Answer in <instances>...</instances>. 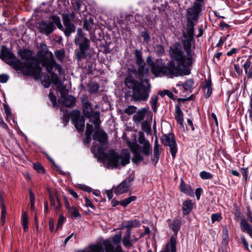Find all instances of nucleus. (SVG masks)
Wrapping results in <instances>:
<instances>
[{"label":"nucleus","instance_id":"nucleus-1","mask_svg":"<svg viewBox=\"0 0 252 252\" xmlns=\"http://www.w3.org/2000/svg\"><path fill=\"white\" fill-rule=\"evenodd\" d=\"M184 37L186 39L184 41V46L186 55H184L180 46L171 47L169 51L172 59L170 64L175 65L176 67L173 68L171 72L176 75L183 76L189 74L190 70L189 66H191L193 62L194 53L191 49L192 37Z\"/></svg>","mask_w":252,"mask_h":252},{"label":"nucleus","instance_id":"nucleus-2","mask_svg":"<svg viewBox=\"0 0 252 252\" xmlns=\"http://www.w3.org/2000/svg\"><path fill=\"white\" fill-rule=\"evenodd\" d=\"M92 151L103 159L107 160L109 165L114 167H117L120 165L125 166L129 163L130 156L128 150L126 149L123 150L120 154L113 150L105 154L101 147L94 146Z\"/></svg>","mask_w":252,"mask_h":252},{"label":"nucleus","instance_id":"nucleus-3","mask_svg":"<svg viewBox=\"0 0 252 252\" xmlns=\"http://www.w3.org/2000/svg\"><path fill=\"white\" fill-rule=\"evenodd\" d=\"M19 54L24 62H21L17 59L20 68H16V70H21L27 75H39L42 69L39 66V61L32 56L31 52L28 50H21Z\"/></svg>","mask_w":252,"mask_h":252},{"label":"nucleus","instance_id":"nucleus-4","mask_svg":"<svg viewBox=\"0 0 252 252\" xmlns=\"http://www.w3.org/2000/svg\"><path fill=\"white\" fill-rule=\"evenodd\" d=\"M39 61L42 65L45 67L47 71L51 74V82L59 87L61 84V80L57 75L52 72V70L53 68L55 67L61 75L62 74V68L61 66L54 60L53 54L51 52L48 53L42 57H40Z\"/></svg>","mask_w":252,"mask_h":252},{"label":"nucleus","instance_id":"nucleus-5","mask_svg":"<svg viewBox=\"0 0 252 252\" xmlns=\"http://www.w3.org/2000/svg\"><path fill=\"white\" fill-rule=\"evenodd\" d=\"M167 221L170 222L168 223L169 227L174 234L171 237L170 241L166 244L164 248L160 252H176V237L180 229L181 221L179 219H174L172 221L169 219Z\"/></svg>","mask_w":252,"mask_h":252},{"label":"nucleus","instance_id":"nucleus-6","mask_svg":"<svg viewBox=\"0 0 252 252\" xmlns=\"http://www.w3.org/2000/svg\"><path fill=\"white\" fill-rule=\"evenodd\" d=\"M146 61L147 63L151 66L152 71L156 76H161L165 75L172 78L174 76H179L171 73V70L172 71L173 68L176 67L175 65L170 64V61L163 67H161L159 63H154L150 57H147Z\"/></svg>","mask_w":252,"mask_h":252},{"label":"nucleus","instance_id":"nucleus-7","mask_svg":"<svg viewBox=\"0 0 252 252\" xmlns=\"http://www.w3.org/2000/svg\"><path fill=\"white\" fill-rule=\"evenodd\" d=\"M82 107L84 116L90 119V121L95 125L96 128H98L100 124L99 112L94 111L91 104L87 101L83 102Z\"/></svg>","mask_w":252,"mask_h":252},{"label":"nucleus","instance_id":"nucleus-8","mask_svg":"<svg viewBox=\"0 0 252 252\" xmlns=\"http://www.w3.org/2000/svg\"><path fill=\"white\" fill-rule=\"evenodd\" d=\"M63 26L62 25L59 17L55 18L54 20L55 24L58 28L63 31L67 36H69L71 33L74 32L75 30V25L72 23L69 19V14H66L63 17Z\"/></svg>","mask_w":252,"mask_h":252},{"label":"nucleus","instance_id":"nucleus-9","mask_svg":"<svg viewBox=\"0 0 252 252\" xmlns=\"http://www.w3.org/2000/svg\"><path fill=\"white\" fill-rule=\"evenodd\" d=\"M160 140L164 146L169 147L172 157L174 159L178 152V146L174 134L172 133L164 134L161 137Z\"/></svg>","mask_w":252,"mask_h":252},{"label":"nucleus","instance_id":"nucleus-10","mask_svg":"<svg viewBox=\"0 0 252 252\" xmlns=\"http://www.w3.org/2000/svg\"><path fill=\"white\" fill-rule=\"evenodd\" d=\"M125 84L128 88L132 90L133 97L135 100H139L142 99V85L140 83L129 76L126 79Z\"/></svg>","mask_w":252,"mask_h":252},{"label":"nucleus","instance_id":"nucleus-11","mask_svg":"<svg viewBox=\"0 0 252 252\" xmlns=\"http://www.w3.org/2000/svg\"><path fill=\"white\" fill-rule=\"evenodd\" d=\"M0 58L7 64L13 66L15 69L20 68V64L17 62V59L15 55L6 47H1Z\"/></svg>","mask_w":252,"mask_h":252},{"label":"nucleus","instance_id":"nucleus-12","mask_svg":"<svg viewBox=\"0 0 252 252\" xmlns=\"http://www.w3.org/2000/svg\"><path fill=\"white\" fill-rule=\"evenodd\" d=\"M70 115L76 129L79 131H83L85 126V120L83 116H80V111L74 110L71 112Z\"/></svg>","mask_w":252,"mask_h":252},{"label":"nucleus","instance_id":"nucleus-13","mask_svg":"<svg viewBox=\"0 0 252 252\" xmlns=\"http://www.w3.org/2000/svg\"><path fill=\"white\" fill-rule=\"evenodd\" d=\"M202 7V3L197 1L194 2L192 7L187 9V19L196 21L201 11Z\"/></svg>","mask_w":252,"mask_h":252},{"label":"nucleus","instance_id":"nucleus-14","mask_svg":"<svg viewBox=\"0 0 252 252\" xmlns=\"http://www.w3.org/2000/svg\"><path fill=\"white\" fill-rule=\"evenodd\" d=\"M128 146L133 154L132 161L135 163H137L142 158L141 156V150L137 144L130 142H127Z\"/></svg>","mask_w":252,"mask_h":252},{"label":"nucleus","instance_id":"nucleus-15","mask_svg":"<svg viewBox=\"0 0 252 252\" xmlns=\"http://www.w3.org/2000/svg\"><path fill=\"white\" fill-rule=\"evenodd\" d=\"M162 150V147L158 143V139L156 137L154 142L153 154L152 158V161L154 165H156L158 162Z\"/></svg>","mask_w":252,"mask_h":252},{"label":"nucleus","instance_id":"nucleus-16","mask_svg":"<svg viewBox=\"0 0 252 252\" xmlns=\"http://www.w3.org/2000/svg\"><path fill=\"white\" fill-rule=\"evenodd\" d=\"M40 32L46 35H50L54 30V23L52 22L46 23L42 22L39 23L38 27Z\"/></svg>","mask_w":252,"mask_h":252},{"label":"nucleus","instance_id":"nucleus-17","mask_svg":"<svg viewBox=\"0 0 252 252\" xmlns=\"http://www.w3.org/2000/svg\"><path fill=\"white\" fill-rule=\"evenodd\" d=\"M95 132L93 136L94 139L96 140L102 145H104L107 141V135L102 130L99 129V127L96 128L94 126Z\"/></svg>","mask_w":252,"mask_h":252},{"label":"nucleus","instance_id":"nucleus-18","mask_svg":"<svg viewBox=\"0 0 252 252\" xmlns=\"http://www.w3.org/2000/svg\"><path fill=\"white\" fill-rule=\"evenodd\" d=\"M129 186V182L124 181L116 187L114 192L117 194L126 193L128 191Z\"/></svg>","mask_w":252,"mask_h":252},{"label":"nucleus","instance_id":"nucleus-19","mask_svg":"<svg viewBox=\"0 0 252 252\" xmlns=\"http://www.w3.org/2000/svg\"><path fill=\"white\" fill-rule=\"evenodd\" d=\"M61 94L63 105L67 107H71L75 105L76 102L75 97L71 95L64 96L61 91Z\"/></svg>","mask_w":252,"mask_h":252},{"label":"nucleus","instance_id":"nucleus-20","mask_svg":"<svg viewBox=\"0 0 252 252\" xmlns=\"http://www.w3.org/2000/svg\"><path fill=\"white\" fill-rule=\"evenodd\" d=\"M151 85L147 79H143V101L148 99L150 93Z\"/></svg>","mask_w":252,"mask_h":252},{"label":"nucleus","instance_id":"nucleus-21","mask_svg":"<svg viewBox=\"0 0 252 252\" xmlns=\"http://www.w3.org/2000/svg\"><path fill=\"white\" fill-rule=\"evenodd\" d=\"M195 21L187 19L186 32L183 33L184 37H192L194 34V22Z\"/></svg>","mask_w":252,"mask_h":252},{"label":"nucleus","instance_id":"nucleus-22","mask_svg":"<svg viewBox=\"0 0 252 252\" xmlns=\"http://www.w3.org/2000/svg\"><path fill=\"white\" fill-rule=\"evenodd\" d=\"M75 43L79 45L80 49L85 50H87L90 47V41L87 37H81L80 39H75Z\"/></svg>","mask_w":252,"mask_h":252},{"label":"nucleus","instance_id":"nucleus-23","mask_svg":"<svg viewBox=\"0 0 252 252\" xmlns=\"http://www.w3.org/2000/svg\"><path fill=\"white\" fill-rule=\"evenodd\" d=\"M79 252H104V251L100 244H94L90 245Z\"/></svg>","mask_w":252,"mask_h":252},{"label":"nucleus","instance_id":"nucleus-24","mask_svg":"<svg viewBox=\"0 0 252 252\" xmlns=\"http://www.w3.org/2000/svg\"><path fill=\"white\" fill-rule=\"evenodd\" d=\"M180 189L182 192L190 196H194L193 190L191 189V187L189 185L186 184L182 179L181 181Z\"/></svg>","mask_w":252,"mask_h":252},{"label":"nucleus","instance_id":"nucleus-25","mask_svg":"<svg viewBox=\"0 0 252 252\" xmlns=\"http://www.w3.org/2000/svg\"><path fill=\"white\" fill-rule=\"evenodd\" d=\"M103 245L106 252H123L120 246H117L115 249L114 246L108 240L103 242Z\"/></svg>","mask_w":252,"mask_h":252},{"label":"nucleus","instance_id":"nucleus-26","mask_svg":"<svg viewBox=\"0 0 252 252\" xmlns=\"http://www.w3.org/2000/svg\"><path fill=\"white\" fill-rule=\"evenodd\" d=\"M175 118L177 123L179 124L181 127H184L183 114L180 107L178 105L175 107Z\"/></svg>","mask_w":252,"mask_h":252},{"label":"nucleus","instance_id":"nucleus-27","mask_svg":"<svg viewBox=\"0 0 252 252\" xmlns=\"http://www.w3.org/2000/svg\"><path fill=\"white\" fill-rule=\"evenodd\" d=\"M193 204L190 200H187L183 203L182 210L185 215H188L192 210Z\"/></svg>","mask_w":252,"mask_h":252},{"label":"nucleus","instance_id":"nucleus-28","mask_svg":"<svg viewBox=\"0 0 252 252\" xmlns=\"http://www.w3.org/2000/svg\"><path fill=\"white\" fill-rule=\"evenodd\" d=\"M72 5L74 10L76 11L79 14H81L82 12L85 11L86 9V6L84 7V10H81V8L83 5V2L81 0H74L72 2Z\"/></svg>","mask_w":252,"mask_h":252},{"label":"nucleus","instance_id":"nucleus-29","mask_svg":"<svg viewBox=\"0 0 252 252\" xmlns=\"http://www.w3.org/2000/svg\"><path fill=\"white\" fill-rule=\"evenodd\" d=\"M152 146L148 140L143 138V155L149 156L152 154Z\"/></svg>","mask_w":252,"mask_h":252},{"label":"nucleus","instance_id":"nucleus-30","mask_svg":"<svg viewBox=\"0 0 252 252\" xmlns=\"http://www.w3.org/2000/svg\"><path fill=\"white\" fill-rule=\"evenodd\" d=\"M241 226L242 230L244 232H247L252 238V228L250 225L245 221H242Z\"/></svg>","mask_w":252,"mask_h":252},{"label":"nucleus","instance_id":"nucleus-31","mask_svg":"<svg viewBox=\"0 0 252 252\" xmlns=\"http://www.w3.org/2000/svg\"><path fill=\"white\" fill-rule=\"evenodd\" d=\"M158 101V96L156 94L152 95L150 101V103L151 105V107L153 110L154 112H157L158 110L157 104Z\"/></svg>","mask_w":252,"mask_h":252},{"label":"nucleus","instance_id":"nucleus-32","mask_svg":"<svg viewBox=\"0 0 252 252\" xmlns=\"http://www.w3.org/2000/svg\"><path fill=\"white\" fill-rule=\"evenodd\" d=\"M66 206L68 208V211L71 213L72 218H76L80 216L78 210L75 207H69L68 202L66 203Z\"/></svg>","mask_w":252,"mask_h":252},{"label":"nucleus","instance_id":"nucleus-33","mask_svg":"<svg viewBox=\"0 0 252 252\" xmlns=\"http://www.w3.org/2000/svg\"><path fill=\"white\" fill-rule=\"evenodd\" d=\"M22 224L25 232L28 231V224L29 220L28 218V215L26 212H24L22 216Z\"/></svg>","mask_w":252,"mask_h":252},{"label":"nucleus","instance_id":"nucleus-34","mask_svg":"<svg viewBox=\"0 0 252 252\" xmlns=\"http://www.w3.org/2000/svg\"><path fill=\"white\" fill-rule=\"evenodd\" d=\"M84 28L88 31H90L92 27L94 26V21L93 19L92 18H89V19H86L84 21Z\"/></svg>","mask_w":252,"mask_h":252},{"label":"nucleus","instance_id":"nucleus-35","mask_svg":"<svg viewBox=\"0 0 252 252\" xmlns=\"http://www.w3.org/2000/svg\"><path fill=\"white\" fill-rule=\"evenodd\" d=\"M205 91H207L205 97L206 98H208L210 96L212 92V83L210 81H207L206 83L205 87L204 88Z\"/></svg>","mask_w":252,"mask_h":252},{"label":"nucleus","instance_id":"nucleus-36","mask_svg":"<svg viewBox=\"0 0 252 252\" xmlns=\"http://www.w3.org/2000/svg\"><path fill=\"white\" fill-rule=\"evenodd\" d=\"M55 55L58 60L62 61L65 57L64 51L62 49L57 50L55 52Z\"/></svg>","mask_w":252,"mask_h":252},{"label":"nucleus","instance_id":"nucleus-37","mask_svg":"<svg viewBox=\"0 0 252 252\" xmlns=\"http://www.w3.org/2000/svg\"><path fill=\"white\" fill-rule=\"evenodd\" d=\"M136 199L135 196H132L126 198L121 201L120 204L124 207H126L131 202Z\"/></svg>","mask_w":252,"mask_h":252},{"label":"nucleus","instance_id":"nucleus-38","mask_svg":"<svg viewBox=\"0 0 252 252\" xmlns=\"http://www.w3.org/2000/svg\"><path fill=\"white\" fill-rule=\"evenodd\" d=\"M193 81L192 79L187 80L184 84V90L186 91H190L193 87Z\"/></svg>","mask_w":252,"mask_h":252},{"label":"nucleus","instance_id":"nucleus-39","mask_svg":"<svg viewBox=\"0 0 252 252\" xmlns=\"http://www.w3.org/2000/svg\"><path fill=\"white\" fill-rule=\"evenodd\" d=\"M87 50L80 49L78 51H76V56L78 61H80L83 58H84L86 52Z\"/></svg>","mask_w":252,"mask_h":252},{"label":"nucleus","instance_id":"nucleus-40","mask_svg":"<svg viewBox=\"0 0 252 252\" xmlns=\"http://www.w3.org/2000/svg\"><path fill=\"white\" fill-rule=\"evenodd\" d=\"M0 205L1 207V222L3 224L5 221L6 208L2 201L0 202Z\"/></svg>","mask_w":252,"mask_h":252},{"label":"nucleus","instance_id":"nucleus-41","mask_svg":"<svg viewBox=\"0 0 252 252\" xmlns=\"http://www.w3.org/2000/svg\"><path fill=\"white\" fill-rule=\"evenodd\" d=\"M93 131V126L92 125L87 124L86 126V135L88 139H89Z\"/></svg>","mask_w":252,"mask_h":252},{"label":"nucleus","instance_id":"nucleus-42","mask_svg":"<svg viewBox=\"0 0 252 252\" xmlns=\"http://www.w3.org/2000/svg\"><path fill=\"white\" fill-rule=\"evenodd\" d=\"M200 176L202 179H211L212 178V175L209 173L205 171H201L200 173Z\"/></svg>","mask_w":252,"mask_h":252},{"label":"nucleus","instance_id":"nucleus-43","mask_svg":"<svg viewBox=\"0 0 252 252\" xmlns=\"http://www.w3.org/2000/svg\"><path fill=\"white\" fill-rule=\"evenodd\" d=\"M222 220V216L220 214L216 213L213 214L211 216V220L212 223H214L215 222L218 221H220Z\"/></svg>","mask_w":252,"mask_h":252},{"label":"nucleus","instance_id":"nucleus-44","mask_svg":"<svg viewBox=\"0 0 252 252\" xmlns=\"http://www.w3.org/2000/svg\"><path fill=\"white\" fill-rule=\"evenodd\" d=\"M133 120L137 124H140L142 121V111H139L133 116Z\"/></svg>","mask_w":252,"mask_h":252},{"label":"nucleus","instance_id":"nucleus-45","mask_svg":"<svg viewBox=\"0 0 252 252\" xmlns=\"http://www.w3.org/2000/svg\"><path fill=\"white\" fill-rule=\"evenodd\" d=\"M136 107L134 106H129L125 110L124 112L128 115H131L136 111Z\"/></svg>","mask_w":252,"mask_h":252},{"label":"nucleus","instance_id":"nucleus-46","mask_svg":"<svg viewBox=\"0 0 252 252\" xmlns=\"http://www.w3.org/2000/svg\"><path fill=\"white\" fill-rule=\"evenodd\" d=\"M34 169L39 173H43L44 170L43 166L39 163H36L34 164Z\"/></svg>","mask_w":252,"mask_h":252},{"label":"nucleus","instance_id":"nucleus-47","mask_svg":"<svg viewBox=\"0 0 252 252\" xmlns=\"http://www.w3.org/2000/svg\"><path fill=\"white\" fill-rule=\"evenodd\" d=\"M49 97L52 101L53 105L55 106L57 104L56 97L52 92H50L49 94Z\"/></svg>","mask_w":252,"mask_h":252},{"label":"nucleus","instance_id":"nucleus-48","mask_svg":"<svg viewBox=\"0 0 252 252\" xmlns=\"http://www.w3.org/2000/svg\"><path fill=\"white\" fill-rule=\"evenodd\" d=\"M229 242V236L222 235V245L226 247Z\"/></svg>","mask_w":252,"mask_h":252},{"label":"nucleus","instance_id":"nucleus-49","mask_svg":"<svg viewBox=\"0 0 252 252\" xmlns=\"http://www.w3.org/2000/svg\"><path fill=\"white\" fill-rule=\"evenodd\" d=\"M4 109L5 113L6 115L7 120L8 121L9 118H11L12 117V115L10 110V108L6 105L4 106Z\"/></svg>","mask_w":252,"mask_h":252},{"label":"nucleus","instance_id":"nucleus-50","mask_svg":"<svg viewBox=\"0 0 252 252\" xmlns=\"http://www.w3.org/2000/svg\"><path fill=\"white\" fill-rule=\"evenodd\" d=\"M9 79V77L6 74H0V82L1 83H6Z\"/></svg>","mask_w":252,"mask_h":252},{"label":"nucleus","instance_id":"nucleus-51","mask_svg":"<svg viewBox=\"0 0 252 252\" xmlns=\"http://www.w3.org/2000/svg\"><path fill=\"white\" fill-rule=\"evenodd\" d=\"M122 242L124 246L128 248L131 246V243L130 241V239L123 238Z\"/></svg>","mask_w":252,"mask_h":252},{"label":"nucleus","instance_id":"nucleus-52","mask_svg":"<svg viewBox=\"0 0 252 252\" xmlns=\"http://www.w3.org/2000/svg\"><path fill=\"white\" fill-rule=\"evenodd\" d=\"M143 131H146L147 133L150 132L151 128L148 124L146 123H143Z\"/></svg>","mask_w":252,"mask_h":252},{"label":"nucleus","instance_id":"nucleus-53","mask_svg":"<svg viewBox=\"0 0 252 252\" xmlns=\"http://www.w3.org/2000/svg\"><path fill=\"white\" fill-rule=\"evenodd\" d=\"M251 65V62L249 61H247L243 64V68L245 70V72L248 74L249 72L248 69H249Z\"/></svg>","mask_w":252,"mask_h":252},{"label":"nucleus","instance_id":"nucleus-54","mask_svg":"<svg viewBox=\"0 0 252 252\" xmlns=\"http://www.w3.org/2000/svg\"><path fill=\"white\" fill-rule=\"evenodd\" d=\"M135 55L137 57V63L140 65V64L142 63V58L141 57L140 52L136 50L135 51Z\"/></svg>","mask_w":252,"mask_h":252},{"label":"nucleus","instance_id":"nucleus-55","mask_svg":"<svg viewBox=\"0 0 252 252\" xmlns=\"http://www.w3.org/2000/svg\"><path fill=\"white\" fill-rule=\"evenodd\" d=\"M85 206L87 207H90L92 208V209H94V205L92 204L91 201L87 198L85 197Z\"/></svg>","mask_w":252,"mask_h":252},{"label":"nucleus","instance_id":"nucleus-56","mask_svg":"<svg viewBox=\"0 0 252 252\" xmlns=\"http://www.w3.org/2000/svg\"><path fill=\"white\" fill-rule=\"evenodd\" d=\"M121 240V236L120 235H116L113 238V242L115 244H118L120 242Z\"/></svg>","mask_w":252,"mask_h":252},{"label":"nucleus","instance_id":"nucleus-57","mask_svg":"<svg viewBox=\"0 0 252 252\" xmlns=\"http://www.w3.org/2000/svg\"><path fill=\"white\" fill-rule=\"evenodd\" d=\"M64 220H65V218L63 216H62L59 217V220H58V224H57V228H59L62 226Z\"/></svg>","mask_w":252,"mask_h":252},{"label":"nucleus","instance_id":"nucleus-58","mask_svg":"<svg viewBox=\"0 0 252 252\" xmlns=\"http://www.w3.org/2000/svg\"><path fill=\"white\" fill-rule=\"evenodd\" d=\"M81 37H85L84 35V33H83L82 29L81 28H79L77 29V34L75 39H80Z\"/></svg>","mask_w":252,"mask_h":252},{"label":"nucleus","instance_id":"nucleus-59","mask_svg":"<svg viewBox=\"0 0 252 252\" xmlns=\"http://www.w3.org/2000/svg\"><path fill=\"white\" fill-rule=\"evenodd\" d=\"M143 37L144 38V41L146 43H148L150 40V37L148 33L147 32H143Z\"/></svg>","mask_w":252,"mask_h":252},{"label":"nucleus","instance_id":"nucleus-60","mask_svg":"<svg viewBox=\"0 0 252 252\" xmlns=\"http://www.w3.org/2000/svg\"><path fill=\"white\" fill-rule=\"evenodd\" d=\"M202 190L201 188H197L195 190V195L197 200H199Z\"/></svg>","mask_w":252,"mask_h":252},{"label":"nucleus","instance_id":"nucleus-61","mask_svg":"<svg viewBox=\"0 0 252 252\" xmlns=\"http://www.w3.org/2000/svg\"><path fill=\"white\" fill-rule=\"evenodd\" d=\"M222 235L228 236V229L226 225L223 226Z\"/></svg>","mask_w":252,"mask_h":252},{"label":"nucleus","instance_id":"nucleus-62","mask_svg":"<svg viewBox=\"0 0 252 252\" xmlns=\"http://www.w3.org/2000/svg\"><path fill=\"white\" fill-rule=\"evenodd\" d=\"M130 226H131V225H128V226L126 229V236L124 238H126L128 239H130V230H129Z\"/></svg>","mask_w":252,"mask_h":252},{"label":"nucleus","instance_id":"nucleus-63","mask_svg":"<svg viewBox=\"0 0 252 252\" xmlns=\"http://www.w3.org/2000/svg\"><path fill=\"white\" fill-rule=\"evenodd\" d=\"M49 229H50V230L51 231H53L54 230V222H53V220H49Z\"/></svg>","mask_w":252,"mask_h":252},{"label":"nucleus","instance_id":"nucleus-64","mask_svg":"<svg viewBox=\"0 0 252 252\" xmlns=\"http://www.w3.org/2000/svg\"><path fill=\"white\" fill-rule=\"evenodd\" d=\"M157 49V51L160 54H163L164 53V49L161 45H158Z\"/></svg>","mask_w":252,"mask_h":252}]
</instances>
